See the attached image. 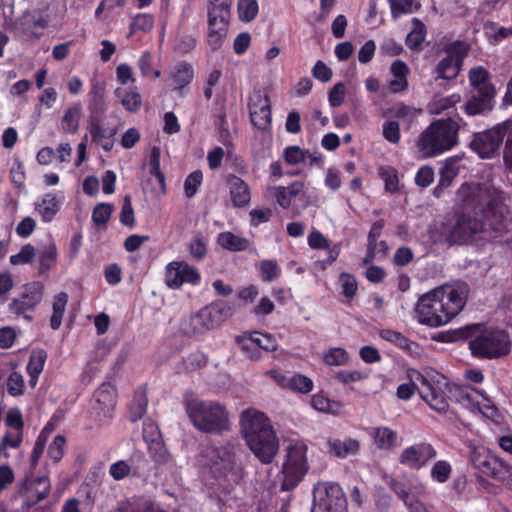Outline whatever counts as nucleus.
<instances>
[{"label": "nucleus", "mask_w": 512, "mask_h": 512, "mask_svg": "<svg viewBox=\"0 0 512 512\" xmlns=\"http://www.w3.org/2000/svg\"><path fill=\"white\" fill-rule=\"evenodd\" d=\"M458 162L459 159L452 157L445 160L444 165L440 170V179L437 187L435 188V193H438L440 190L451 185L459 172Z\"/></svg>", "instance_id": "4c0bfd02"}, {"label": "nucleus", "mask_w": 512, "mask_h": 512, "mask_svg": "<svg viewBox=\"0 0 512 512\" xmlns=\"http://www.w3.org/2000/svg\"><path fill=\"white\" fill-rule=\"evenodd\" d=\"M261 279L264 282H271L278 278L280 274L279 267L275 260H263L259 266Z\"/></svg>", "instance_id": "052dcab7"}, {"label": "nucleus", "mask_w": 512, "mask_h": 512, "mask_svg": "<svg viewBox=\"0 0 512 512\" xmlns=\"http://www.w3.org/2000/svg\"><path fill=\"white\" fill-rule=\"evenodd\" d=\"M393 490L402 499L410 512H429L426 506L411 495L402 484L395 483Z\"/></svg>", "instance_id": "79ce46f5"}, {"label": "nucleus", "mask_w": 512, "mask_h": 512, "mask_svg": "<svg viewBox=\"0 0 512 512\" xmlns=\"http://www.w3.org/2000/svg\"><path fill=\"white\" fill-rule=\"evenodd\" d=\"M468 294L469 288L463 282L434 288L418 299L415 308L418 322L429 327L446 325L462 311Z\"/></svg>", "instance_id": "f03ea898"}, {"label": "nucleus", "mask_w": 512, "mask_h": 512, "mask_svg": "<svg viewBox=\"0 0 512 512\" xmlns=\"http://www.w3.org/2000/svg\"><path fill=\"white\" fill-rule=\"evenodd\" d=\"M238 12L241 20L250 22L258 13V3L256 0H239Z\"/></svg>", "instance_id": "4d7b16f0"}, {"label": "nucleus", "mask_w": 512, "mask_h": 512, "mask_svg": "<svg viewBox=\"0 0 512 512\" xmlns=\"http://www.w3.org/2000/svg\"><path fill=\"white\" fill-rule=\"evenodd\" d=\"M512 122L506 121L495 127L474 135L470 148L481 158H492L499 151Z\"/></svg>", "instance_id": "f8f14e48"}, {"label": "nucleus", "mask_w": 512, "mask_h": 512, "mask_svg": "<svg viewBox=\"0 0 512 512\" xmlns=\"http://www.w3.org/2000/svg\"><path fill=\"white\" fill-rule=\"evenodd\" d=\"M203 175L201 171H194L187 176L184 182L185 194L188 198L193 197L201 185Z\"/></svg>", "instance_id": "69168bd1"}, {"label": "nucleus", "mask_w": 512, "mask_h": 512, "mask_svg": "<svg viewBox=\"0 0 512 512\" xmlns=\"http://www.w3.org/2000/svg\"><path fill=\"white\" fill-rule=\"evenodd\" d=\"M388 2L394 18L413 12V0H388Z\"/></svg>", "instance_id": "338daca9"}, {"label": "nucleus", "mask_w": 512, "mask_h": 512, "mask_svg": "<svg viewBox=\"0 0 512 512\" xmlns=\"http://www.w3.org/2000/svg\"><path fill=\"white\" fill-rule=\"evenodd\" d=\"M115 97L128 112H137L142 106V98L136 88L125 89L117 88L114 91Z\"/></svg>", "instance_id": "72a5a7b5"}, {"label": "nucleus", "mask_w": 512, "mask_h": 512, "mask_svg": "<svg viewBox=\"0 0 512 512\" xmlns=\"http://www.w3.org/2000/svg\"><path fill=\"white\" fill-rule=\"evenodd\" d=\"M451 473V464L446 460H439L432 466L430 470V477L435 482L445 483L450 478Z\"/></svg>", "instance_id": "de8ad7c7"}, {"label": "nucleus", "mask_w": 512, "mask_h": 512, "mask_svg": "<svg viewBox=\"0 0 512 512\" xmlns=\"http://www.w3.org/2000/svg\"><path fill=\"white\" fill-rule=\"evenodd\" d=\"M305 188L303 181H295L291 185L284 187L278 186L273 188V195L277 203L283 208L287 209L291 205L294 197L300 195Z\"/></svg>", "instance_id": "c756f323"}, {"label": "nucleus", "mask_w": 512, "mask_h": 512, "mask_svg": "<svg viewBox=\"0 0 512 512\" xmlns=\"http://www.w3.org/2000/svg\"><path fill=\"white\" fill-rule=\"evenodd\" d=\"M359 449L360 443L357 439H329L327 441V452L338 458H346L351 455H356Z\"/></svg>", "instance_id": "a878e982"}, {"label": "nucleus", "mask_w": 512, "mask_h": 512, "mask_svg": "<svg viewBox=\"0 0 512 512\" xmlns=\"http://www.w3.org/2000/svg\"><path fill=\"white\" fill-rule=\"evenodd\" d=\"M348 352L341 347H333L324 352L323 361L329 366H343L349 362Z\"/></svg>", "instance_id": "a18cd8bd"}, {"label": "nucleus", "mask_w": 512, "mask_h": 512, "mask_svg": "<svg viewBox=\"0 0 512 512\" xmlns=\"http://www.w3.org/2000/svg\"><path fill=\"white\" fill-rule=\"evenodd\" d=\"M230 307L223 303H212L189 317L182 324L187 334L201 335L219 326L229 315Z\"/></svg>", "instance_id": "6e6552de"}, {"label": "nucleus", "mask_w": 512, "mask_h": 512, "mask_svg": "<svg viewBox=\"0 0 512 512\" xmlns=\"http://www.w3.org/2000/svg\"><path fill=\"white\" fill-rule=\"evenodd\" d=\"M461 101V96L457 93L449 96L434 95L427 105V110L432 115H439L444 111L454 107Z\"/></svg>", "instance_id": "e433bc0d"}, {"label": "nucleus", "mask_w": 512, "mask_h": 512, "mask_svg": "<svg viewBox=\"0 0 512 512\" xmlns=\"http://www.w3.org/2000/svg\"><path fill=\"white\" fill-rule=\"evenodd\" d=\"M469 83L478 93L496 95L495 87L489 81V73L482 66L470 69Z\"/></svg>", "instance_id": "bb28decb"}, {"label": "nucleus", "mask_w": 512, "mask_h": 512, "mask_svg": "<svg viewBox=\"0 0 512 512\" xmlns=\"http://www.w3.org/2000/svg\"><path fill=\"white\" fill-rule=\"evenodd\" d=\"M6 386L11 396L17 397L22 395L25 387L23 375L18 371H12L7 379Z\"/></svg>", "instance_id": "5fc2aeb1"}, {"label": "nucleus", "mask_w": 512, "mask_h": 512, "mask_svg": "<svg viewBox=\"0 0 512 512\" xmlns=\"http://www.w3.org/2000/svg\"><path fill=\"white\" fill-rule=\"evenodd\" d=\"M415 28L407 35L406 45L411 49H418L425 39V26L418 19L413 20Z\"/></svg>", "instance_id": "09e8293b"}, {"label": "nucleus", "mask_w": 512, "mask_h": 512, "mask_svg": "<svg viewBox=\"0 0 512 512\" xmlns=\"http://www.w3.org/2000/svg\"><path fill=\"white\" fill-rule=\"evenodd\" d=\"M43 292L44 287L39 282L26 285L23 292L9 303V311L17 316L24 315L26 319L31 320L26 313L33 311L42 301Z\"/></svg>", "instance_id": "2eb2a0df"}, {"label": "nucleus", "mask_w": 512, "mask_h": 512, "mask_svg": "<svg viewBox=\"0 0 512 512\" xmlns=\"http://www.w3.org/2000/svg\"><path fill=\"white\" fill-rule=\"evenodd\" d=\"M230 199L235 207H244L251 199L250 188L244 180L236 175L227 177Z\"/></svg>", "instance_id": "4be33fe9"}, {"label": "nucleus", "mask_w": 512, "mask_h": 512, "mask_svg": "<svg viewBox=\"0 0 512 512\" xmlns=\"http://www.w3.org/2000/svg\"><path fill=\"white\" fill-rule=\"evenodd\" d=\"M83 116V107L80 102L70 105L60 121V131L66 135H74L79 131L80 122Z\"/></svg>", "instance_id": "5701e85b"}, {"label": "nucleus", "mask_w": 512, "mask_h": 512, "mask_svg": "<svg viewBox=\"0 0 512 512\" xmlns=\"http://www.w3.org/2000/svg\"><path fill=\"white\" fill-rule=\"evenodd\" d=\"M281 388L307 394L313 390V381L300 373L284 374L278 370L272 369L266 372Z\"/></svg>", "instance_id": "f3484780"}, {"label": "nucleus", "mask_w": 512, "mask_h": 512, "mask_svg": "<svg viewBox=\"0 0 512 512\" xmlns=\"http://www.w3.org/2000/svg\"><path fill=\"white\" fill-rule=\"evenodd\" d=\"M240 426L254 455L263 463H271L278 453L279 441L269 418L257 409H246L240 415Z\"/></svg>", "instance_id": "7ed1b4c3"}, {"label": "nucleus", "mask_w": 512, "mask_h": 512, "mask_svg": "<svg viewBox=\"0 0 512 512\" xmlns=\"http://www.w3.org/2000/svg\"><path fill=\"white\" fill-rule=\"evenodd\" d=\"M312 407L320 412L337 414L341 410V404L336 401H332L329 398L321 394L313 395L311 399Z\"/></svg>", "instance_id": "49530a36"}, {"label": "nucleus", "mask_w": 512, "mask_h": 512, "mask_svg": "<svg viewBox=\"0 0 512 512\" xmlns=\"http://www.w3.org/2000/svg\"><path fill=\"white\" fill-rule=\"evenodd\" d=\"M495 95H486L476 92L464 105V111L469 116H475L490 111Z\"/></svg>", "instance_id": "7c9ffc66"}, {"label": "nucleus", "mask_w": 512, "mask_h": 512, "mask_svg": "<svg viewBox=\"0 0 512 512\" xmlns=\"http://www.w3.org/2000/svg\"><path fill=\"white\" fill-rule=\"evenodd\" d=\"M97 409L108 415L116 404V389L110 383H103L94 394Z\"/></svg>", "instance_id": "c85d7f7f"}, {"label": "nucleus", "mask_w": 512, "mask_h": 512, "mask_svg": "<svg viewBox=\"0 0 512 512\" xmlns=\"http://www.w3.org/2000/svg\"><path fill=\"white\" fill-rule=\"evenodd\" d=\"M446 56L435 69V78L451 80L458 76L463 59L467 55L468 45L464 42H454L446 47Z\"/></svg>", "instance_id": "ddd939ff"}, {"label": "nucleus", "mask_w": 512, "mask_h": 512, "mask_svg": "<svg viewBox=\"0 0 512 512\" xmlns=\"http://www.w3.org/2000/svg\"><path fill=\"white\" fill-rule=\"evenodd\" d=\"M369 434L374 445L382 451H391L398 446V433L388 426L373 427Z\"/></svg>", "instance_id": "412c9836"}, {"label": "nucleus", "mask_w": 512, "mask_h": 512, "mask_svg": "<svg viewBox=\"0 0 512 512\" xmlns=\"http://www.w3.org/2000/svg\"><path fill=\"white\" fill-rule=\"evenodd\" d=\"M239 344L242 351L254 350L252 354H248V358L251 360L260 359V348L265 351H275L278 347L277 341L274 337L267 334L257 333L249 338H243Z\"/></svg>", "instance_id": "6ab92c4d"}, {"label": "nucleus", "mask_w": 512, "mask_h": 512, "mask_svg": "<svg viewBox=\"0 0 512 512\" xmlns=\"http://www.w3.org/2000/svg\"><path fill=\"white\" fill-rule=\"evenodd\" d=\"M456 201L466 209L455 213L439 227L440 234L451 243H467L477 236L490 240L501 237L507 230V208L503 195L489 183L460 186Z\"/></svg>", "instance_id": "f257e3e1"}, {"label": "nucleus", "mask_w": 512, "mask_h": 512, "mask_svg": "<svg viewBox=\"0 0 512 512\" xmlns=\"http://www.w3.org/2000/svg\"><path fill=\"white\" fill-rule=\"evenodd\" d=\"M471 461L479 471L486 475L492 473L491 469L493 465H497V457L489 455L484 451L474 450L471 455Z\"/></svg>", "instance_id": "c03bdc74"}, {"label": "nucleus", "mask_w": 512, "mask_h": 512, "mask_svg": "<svg viewBox=\"0 0 512 512\" xmlns=\"http://www.w3.org/2000/svg\"><path fill=\"white\" fill-rule=\"evenodd\" d=\"M131 473V466L124 460H119L113 464H111L109 468L110 476L116 480H123L125 477L129 476Z\"/></svg>", "instance_id": "774afa93"}, {"label": "nucleus", "mask_w": 512, "mask_h": 512, "mask_svg": "<svg viewBox=\"0 0 512 512\" xmlns=\"http://www.w3.org/2000/svg\"><path fill=\"white\" fill-rule=\"evenodd\" d=\"M36 250L31 244L24 245L20 252L10 257L12 265L30 264L34 261Z\"/></svg>", "instance_id": "13d9d810"}, {"label": "nucleus", "mask_w": 512, "mask_h": 512, "mask_svg": "<svg viewBox=\"0 0 512 512\" xmlns=\"http://www.w3.org/2000/svg\"><path fill=\"white\" fill-rule=\"evenodd\" d=\"M56 260L57 248L53 242H50L47 245H45L40 252L39 272L43 274L49 271L56 263Z\"/></svg>", "instance_id": "37998d69"}, {"label": "nucleus", "mask_w": 512, "mask_h": 512, "mask_svg": "<svg viewBox=\"0 0 512 512\" xmlns=\"http://www.w3.org/2000/svg\"><path fill=\"white\" fill-rule=\"evenodd\" d=\"M232 0H209L208 17H230Z\"/></svg>", "instance_id": "864d4df0"}, {"label": "nucleus", "mask_w": 512, "mask_h": 512, "mask_svg": "<svg viewBox=\"0 0 512 512\" xmlns=\"http://www.w3.org/2000/svg\"><path fill=\"white\" fill-rule=\"evenodd\" d=\"M186 411L193 425L202 432L219 433L229 428L228 413L217 402L193 399L186 403Z\"/></svg>", "instance_id": "0eeeda50"}, {"label": "nucleus", "mask_w": 512, "mask_h": 512, "mask_svg": "<svg viewBox=\"0 0 512 512\" xmlns=\"http://www.w3.org/2000/svg\"><path fill=\"white\" fill-rule=\"evenodd\" d=\"M422 113L423 111L421 108L398 102L384 110L382 112V116L399 119L405 129H410L417 123Z\"/></svg>", "instance_id": "aec40b11"}, {"label": "nucleus", "mask_w": 512, "mask_h": 512, "mask_svg": "<svg viewBox=\"0 0 512 512\" xmlns=\"http://www.w3.org/2000/svg\"><path fill=\"white\" fill-rule=\"evenodd\" d=\"M146 409H147L146 396L144 394L137 395L129 407L128 417H129L130 421L136 422L139 419H141L145 415Z\"/></svg>", "instance_id": "3c124183"}, {"label": "nucleus", "mask_w": 512, "mask_h": 512, "mask_svg": "<svg viewBox=\"0 0 512 512\" xmlns=\"http://www.w3.org/2000/svg\"><path fill=\"white\" fill-rule=\"evenodd\" d=\"M471 353L481 358H498L509 352L508 335L502 330H484L469 342Z\"/></svg>", "instance_id": "1a4fd4ad"}, {"label": "nucleus", "mask_w": 512, "mask_h": 512, "mask_svg": "<svg viewBox=\"0 0 512 512\" xmlns=\"http://www.w3.org/2000/svg\"><path fill=\"white\" fill-rule=\"evenodd\" d=\"M193 77V67L184 62L177 64L170 72L171 85L174 90L180 93L182 89L192 81Z\"/></svg>", "instance_id": "2f4dec72"}, {"label": "nucleus", "mask_w": 512, "mask_h": 512, "mask_svg": "<svg viewBox=\"0 0 512 512\" xmlns=\"http://www.w3.org/2000/svg\"><path fill=\"white\" fill-rule=\"evenodd\" d=\"M113 209V205L109 203H100L96 205L92 212L93 223L98 227L105 226L111 217Z\"/></svg>", "instance_id": "8fccbe9b"}, {"label": "nucleus", "mask_w": 512, "mask_h": 512, "mask_svg": "<svg viewBox=\"0 0 512 512\" xmlns=\"http://www.w3.org/2000/svg\"><path fill=\"white\" fill-rule=\"evenodd\" d=\"M63 200L64 197L62 195L58 196L53 193H47L35 203V209L44 222H50L59 212Z\"/></svg>", "instance_id": "b1692460"}, {"label": "nucleus", "mask_w": 512, "mask_h": 512, "mask_svg": "<svg viewBox=\"0 0 512 512\" xmlns=\"http://www.w3.org/2000/svg\"><path fill=\"white\" fill-rule=\"evenodd\" d=\"M379 176L385 182V187L389 192L398 190V175L394 167L383 166L379 168Z\"/></svg>", "instance_id": "6e6d98bb"}, {"label": "nucleus", "mask_w": 512, "mask_h": 512, "mask_svg": "<svg viewBox=\"0 0 512 512\" xmlns=\"http://www.w3.org/2000/svg\"><path fill=\"white\" fill-rule=\"evenodd\" d=\"M198 270L182 261H173L166 266L165 280L168 287L180 288L184 283L197 285L200 282Z\"/></svg>", "instance_id": "dca6fc26"}, {"label": "nucleus", "mask_w": 512, "mask_h": 512, "mask_svg": "<svg viewBox=\"0 0 512 512\" xmlns=\"http://www.w3.org/2000/svg\"><path fill=\"white\" fill-rule=\"evenodd\" d=\"M311 512H346V498L337 483H318L313 490Z\"/></svg>", "instance_id": "9b49d317"}, {"label": "nucleus", "mask_w": 512, "mask_h": 512, "mask_svg": "<svg viewBox=\"0 0 512 512\" xmlns=\"http://www.w3.org/2000/svg\"><path fill=\"white\" fill-rule=\"evenodd\" d=\"M217 244L226 250L237 252L246 250L250 242L244 237L225 231L217 236Z\"/></svg>", "instance_id": "c9c22d12"}, {"label": "nucleus", "mask_w": 512, "mask_h": 512, "mask_svg": "<svg viewBox=\"0 0 512 512\" xmlns=\"http://www.w3.org/2000/svg\"><path fill=\"white\" fill-rule=\"evenodd\" d=\"M390 72L393 79L389 82V90L392 93L405 91L408 88L407 77L410 73L407 64L401 60H396L391 64Z\"/></svg>", "instance_id": "cd10ccee"}, {"label": "nucleus", "mask_w": 512, "mask_h": 512, "mask_svg": "<svg viewBox=\"0 0 512 512\" xmlns=\"http://www.w3.org/2000/svg\"><path fill=\"white\" fill-rule=\"evenodd\" d=\"M249 111L251 122L256 128L266 129L270 125V101L262 91H256L250 97Z\"/></svg>", "instance_id": "a211bd4d"}, {"label": "nucleus", "mask_w": 512, "mask_h": 512, "mask_svg": "<svg viewBox=\"0 0 512 512\" xmlns=\"http://www.w3.org/2000/svg\"><path fill=\"white\" fill-rule=\"evenodd\" d=\"M154 18L150 14L139 13L134 16L131 25L130 32L136 33L138 31L141 32H149L153 28Z\"/></svg>", "instance_id": "603ef678"}, {"label": "nucleus", "mask_w": 512, "mask_h": 512, "mask_svg": "<svg viewBox=\"0 0 512 512\" xmlns=\"http://www.w3.org/2000/svg\"><path fill=\"white\" fill-rule=\"evenodd\" d=\"M462 119H440L432 122L418 137L416 147L422 158H431L451 150L458 143Z\"/></svg>", "instance_id": "39448f33"}, {"label": "nucleus", "mask_w": 512, "mask_h": 512, "mask_svg": "<svg viewBox=\"0 0 512 512\" xmlns=\"http://www.w3.org/2000/svg\"><path fill=\"white\" fill-rule=\"evenodd\" d=\"M90 134L93 141L105 151H110L113 148V136L116 134L115 128H104L98 121L92 120Z\"/></svg>", "instance_id": "473e14b6"}, {"label": "nucleus", "mask_w": 512, "mask_h": 512, "mask_svg": "<svg viewBox=\"0 0 512 512\" xmlns=\"http://www.w3.org/2000/svg\"><path fill=\"white\" fill-rule=\"evenodd\" d=\"M408 383H403L397 388V397L409 400L418 390L421 398L438 413H446L448 402L445 398V389L448 385L446 377L433 370H427L424 374L415 369L407 370Z\"/></svg>", "instance_id": "20e7f679"}, {"label": "nucleus", "mask_w": 512, "mask_h": 512, "mask_svg": "<svg viewBox=\"0 0 512 512\" xmlns=\"http://www.w3.org/2000/svg\"><path fill=\"white\" fill-rule=\"evenodd\" d=\"M342 293L347 298H352L358 289L357 281L351 274L342 273L339 276Z\"/></svg>", "instance_id": "0e129e2a"}, {"label": "nucleus", "mask_w": 512, "mask_h": 512, "mask_svg": "<svg viewBox=\"0 0 512 512\" xmlns=\"http://www.w3.org/2000/svg\"><path fill=\"white\" fill-rule=\"evenodd\" d=\"M436 457L437 450L431 443L417 442L405 447L399 454L398 461L411 470H420Z\"/></svg>", "instance_id": "4468645a"}, {"label": "nucleus", "mask_w": 512, "mask_h": 512, "mask_svg": "<svg viewBox=\"0 0 512 512\" xmlns=\"http://www.w3.org/2000/svg\"><path fill=\"white\" fill-rule=\"evenodd\" d=\"M229 17H208V44L213 50L219 49L227 35Z\"/></svg>", "instance_id": "393cba45"}, {"label": "nucleus", "mask_w": 512, "mask_h": 512, "mask_svg": "<svg viewBox=\"0 0 512 512\" xmlns=\"http://www.w3.org/2000/svg\"><path fill=\"white\" fill-rule=\"evenodd\" d=\"M189 252L190 255L197 260L204 259L207 254V243L202 235L197 234L193 237L189 244Z\"/></svg>", "instance_id": "680f3d73"}, {"label": "nucleus", "mask_w": 512, "mask_h": 512, "mask_svg": "<svg viewBox=\"0 0 512 512\" xmlns=\"http://www.w3.org/2000/svg\"><path fill=\"white\" fill-rule=\"evenodd\" d=\"M46 358L47 354L43 350L34 351L29 358L27 372L30 376L29 383L32 387H35L38 382V378L43 371Z\"/></svg>", "instance_id": "ea45409f"}, {"label": "nucleus", "mask_w": 512, "mask_h": 512, "mask_svg": "<svg viewBox=\"0 0 512 512\" xmlns=\"http://www.w3.org/2000/svg\"><path fill=\"white\" fill-rule=\"evenodd\" d=\"M201 461L220 484L238 483L243 477L242 463L233 445L208 448Z\"/></svg>", "instance_id": "423d86ee"}, {"label": "nucleus", "mask_w": 512, "mask_h": 512, "mask_svg": "<svg viewBox=\"0 0 512 512\" xmlns=\"http://www.w3.org/2000/svg\"><path fill=\"white\" fill-rule=\"evenodd\" d=\"M117 512H167L149 499H132L122 504Z\"/></svg>", "instance_id": "58836bf2"}, {"label": "nucleus", "mask_w": 512, "mask_h": 512, "mask_svg": "<svg viewBox=\"0 0 512 512\" xmlns=\"http://www.w3.org/2000/svg\"><path fill=\"white\" fill-rule=\"evenodd\" d=\"M67 302L68 294L65 292H60L54 297L52 305L53 314L50 319V326L52 329L57 330L61 326Z\"/></svg>", "instance_id": "a19ab883"}, {"label": "nucleus", "mask_w": 512, "mask_h": 512, "mask_svg": "<svg viewBox=\"0 0 512 512\" xmlns=\"http://www.w3.org/2000/svg\"><path fill=\"white\" fill-rule=\"evenodd\" d=\"M306 452V445L300 442L290 444L286 448L285 461L282 466L283 490L294 488L306 474L308 470Z\"/></svg>", "instance_id": "9d476101"}, {"label": "nucleus", "mask_w": 512, "mask_h": 512, "mask_svg": "<svg viewBox=\"0 0 512 512\" xmlns=\"http://www.w3.org/2000/svg\"><path fill=\"white\" fill-rule=\"evenodd\" d=\"M122 225L133 228L135 226L134 210L132 207L131 197L126 195L123 199V204L119 216Z\"/></svg>", "instance_id": "bf43d9fd"}, {"label": "nucleus", "mask_w": 512, "mask_h": 512, "mask_svg": "<svg viewBox=\"0 0 512 512\" xmlns=\"http://www.w3.org/2000/svg\"><path fill=\"white\" fill-rule=\"evenodd\" d=\"M383 137L392 144H397L400 141V126L394 120H387L382 126Z\"/></svg>", "instance_id": "e2e57ef3"}, {"label": "nucleus", "mask_w": 512, "mask_h": 512, "mask_svg": "<svg viewBox=\"0 0 512 512\" xmlns=\"http://www.w3.org/2000/svg\"><path fill=\"white\" fill-rule=\"evenodd\" d=\"M380 337L386 341L394 343L399 348L404 349L411 354L418 355L420 352V347L416 342L409 340L398 331L384 329L380 332Z\"/></svg>", "instance_id": "f704fd0d"}]
</instances>
